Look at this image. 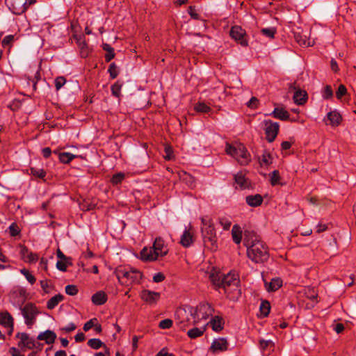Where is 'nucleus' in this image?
<instances>
[{
    "mask_svg": "<svg viewBox=\"0 0 356 356\" xmlns=\"http://www.w3.org/2000/svg\"><path fill=\"white\" fill-rule=\"evenodd\" d=\"M95 321H97V318H92V319H90V321H88V322H86L83 325V330L85 332H87L90 329H91L94 326L93 322Z\"/></svg>",
    "mask_w": 356,
    "mask_h": 356,
    "instance_id": "obj_58",
    "label": "nucleus"
},
{
    "mask_svg": "<svg viewBox=\"0 0 356 356\" xmlns=\"http://www.w3.org/2000/svg\"><path fill=\"white\" fill-rule=\"evenodd\" d=\"M201 232L204 246L211 251H216L218 248L217 235L212 220L207 218H202Z\"/></svg>",
    "mask_w": 356,
    "mask_h": 356,
    "instance_id": "obj_3",
    "label": "nucleus"
},
{
    "mask_svg": "<svg viewBox=\"0 0 356 356\" xmlns=\"http://www.w3.org/2000/svg\"><path fill=\"white\" fill-rule=\"evenodd\" d=\"M70 260H58L56 263V268L63 272H65L67 270V265H71Z\"/></svg>",
    "mask_w": 356,
    "mask_h": 356,
    "instance_id": "obj_44",
    "label": "nucleus"
},
{
    "mask_svg": "<svg viewBox=\"0 0 356 356\" xmlns=\"http://www.w3.org/2000/svg\"><path fill=\"white\" fill-rule=\"evenodd\" d=\"M9 232L10 236H16L19 234L20 229L17 225L15 222L12 223L9 227Z\"/></svg>",
    "mask_w": 356,
    "mask_h": 356,
    "instance_id": "obj_47",
    "label": "nucleus"
},
{
    "mask_svg": "<svg viewBox=\"0 0 356 356\" xmlns=\"http://www.w3.org/2000/svg\"><path fill=\"white\" fill-rule=\"evenodd\" d=\"M64 296L62 294H57L51 298L47 303V307L49 309H53L55 308L60 302L63 300Z\"/></svg>",
    "mask_w": 356,
    "mask_h": 356,
    "instance_id": "obj_29",
    "label": "nucleus"
},
{
    "mask_svg": "<svg viewBox=\"0 0 356 356\" xmlns=\"http://www.w3.org/2000/svg\"><path fill=\"white\" fill-rule=\"evenodd\" d=\"M247 204L250 207H258L263 202V197L259 194L248 195L245 198Z\"/></svg>",
    "mask_w": 356,
    "mask_h": 356,
    "instance_id": "obj_27",
    "label": "nucleus"
},
{
    "mask_svg": "<svg viewBox=\"0 0 356 356\" xmlns=\"http://www.w3.org/2000/svg\"><path fill=\"white\" fill-rule=\"evenodd\" d=\"M261 32L262 33L263 35L270 38H273L276 31L275 29L273 28H265L262 29L261 30Z\"/></svg>",
    "mask_w": 356,
    "mask_h": 356,
    "instance_id": "obj_49",
    "label": "nucleus"
},
{
    "mask_svg": "<svg viewBox=\"0 0 356 356\" xmlns=\"http://www.w3.org/2000/svg\"><path fill=\"white\" fill-rule=\"evenodd\" d=\"M260 165L268 166L272 163V157L268 152H264L260 159Z\"/></svg>",
    "mask_w": 356,
    "mask_h": 356,
    "instance_id": "obj_39",
    "label": "nucleus"
},
{
    "mask_svg": "<svg viewBox=\"0 0 356 356\" xmlns=\"http://www.w3.org/2000/svg\"><path fill=\"white\" fill-rule=\"evenodd\" d=\"M259 100L257 98L252 97L250 101L247 103V106L252 108H255L257 107Z\"/></svg>",
    "mask_w": 356,
    "mask_h": 356,
    "instance_id": "obj_57",
    "label": "nucleus"
},
{
    "mask_svg": "<svg viewBox=\"0 0 356 356\" xmlns=\"http://www.w3.org/2000/svg\"><path fill=\"white\" fill-rule=\"evenodd\" d=\"M219 222L225 230L229 229L232 224L231 221L227 218H220Z\"/></svg>",
    "mask_w": 356,
    "mask_h": 356,
    "instance_id": "obj_56",
    "label": "nucleus"
},
{
    "mask_svg": "<svg viewBox=\"0 0 356 356\" xmlns=\"http://www.w3.org/2000/svg\"><path fill=\"white\" fill-rule=\"evenodd\" d=\"M14 40V35H6L2 40L1 44L3 47L9 46Z\"/></svg>",
    "mask_w": 356,
    "mask_h": 356,
    "instance_id": "obj_54",
    "label": "nucleus"
},
{
    "mask_svg": "<svg viewBox=\"0 0 356 356\" xmlns=\"http://www.w3.org/2000/svg\"><path fill=\"white\" fill-rule=\"evenodd\" d=\"M307 296L311 300H314L317 298L318 294L313 289H309L307 292Z\"/></svg>",
    "mask_w": 356,
    "mask_h": 356,
    "instance_id": "obj_60",
    "label": "nucleus"
},
{
    "mask_svg": "<svg viewBox=\"0 0 356 356\" xmlns=\"http://www.w3.org/2000/svg\"><path fill=\"white\" fill-rule=\"evenodd\" d=\"M194 109L195 111L201 113H208L211 111V107L204 102H197L195 104L194 106Z\"/></svg>",
    "mask_w": 356,
    "mask_h": 356,
    "instance_id": "obj_34",
    "label": "nucleus"
},
{
    "mask_svg": "<svg viewBox=\"0 0 356 356\" xmlns=\"http://www.w3.org/2000/svg\"><path fill=\"white\" fill-rule=\"evenodd\" d=\"M153 248L161 254V257H163L167 254L168 250H163L165 247V243L161 237H156L153 244Z\"/></svg>",
    "mask_w": 356,
    "mask_h": 356,
    "instance_id": "obj_20",
    "label": "nucleus"
},
{
    "mask_svg": "<svg viewBox=\"0 0 356 356\" xmlns=\"http://www.w3.org/2000/svg\"><path fill=\"white\" fill-rule=\"evenodd\" d=\"M74 38L79 48L81 56L82 58L88 57L90 50L85 41V37L82 35H74Z\"/></svg>",
    "mask_w": 356,
    "mask_h": 356,
    "instance_id": "obj_12",
    "label": "nucleus"
},
{
    "mask_svg": "<svg viewBox=\"0 0 356 356\" xmlns=\"http://www.w3.org/2000/svg\"><path fill=\"white\" fill-rule=\"evenodd\" d=\"M179 177L189 187L192 188L195 186V178L191 175L186 172H181L179 173Z\"/></svg>",
    "mask_w": 356,
    "mask_h": 356,
    "instance_id": "obj_33",
    "label": "nucleus"
},
{
    "mask_svg": "<svg viewBox=\"0 0 356 356\" xmlns=\"http://www.w3.org/2000/svg\"><path fill=\"white\" fill-rule=\"evenodd\" d=\"M188 12V14L190 15V16L193 19H200L199 14L196 12V10H195V7L191 6H189Z\"/></svg>",
    "mask_w": 356,
    "mask_h": 356,
    "instance_id": "obj_55",
    "label": "nucleus"
},
{
    "mask_svg": "<svg viewBox=\"0 0 356 356\" xmlns=\"http://www.w3.org/2000/svg\"><path fill=\"white\" fill-rule=\"evenodd\" d=\"M103 49H104V50L107 51V53L105 55V60L106 62H110L115 57V53H114L113 48H112L108 44H104L103 46Z\"/></svg>",
    "mask_w": 356,
    "mask_h": 356,
    "instance_id": "obj_36",
    "label": "nucleus"
},
{
    "mask_svg": "<svg viewBox=\"0 0 356 356\" xmlns=\"http://www.w3.org/2000/svg\"><path fill=\"white\" fill-rule=\"evenodd\" d=\"M230 36L243 47L248 45L246 32L239 26H234L230 30Z\"/></svg>",
    "mask_w": 356,
    "mask_h": 356,
    "instance_id": "obj_10",
    "label": "nucleus"
},
{
    "mask_svg": "<svg viewBox=\"0 0 356 356\" xmlns=\"http://www.w3.org/2000/svg\"><path fill=\"white\" fill-rule=\"evenodd\" d=\"M269 115L281 120H287L289 119V112L283 108L276 107Z\"/></svg>",
    "mask_w": 356,
    "mask_h": 356,
    "instance_id": "obj_22",
    "label": "nucleus"
},
{
    "mask_svg": "<svg viewBox=\"0 0 356 356\" xmlns=\"http://www.w3.org/2000/svg\"><path fill=\"white\" fill-rule=\"evenodd\" d=\"M165 280V275L162 273H156L153 277V281L154 282H161Z\"/></svg>",
    "mask_w": 356,
    "mask_h": 356,
    "instance_id": "obj_59",
    "label": "nucleus"
},
{
    "mask_svg": "<svg viewBox=\"0 0 356 356\" xmlns=\"http://www.w3.org/2000/svg\"><path fill=\"white\" fill-rule=\"evenodd\" d=\"M211 348L214 350L225 351L227 350V341L224 338H220L213 341L211 344Z\"/></svg>",
    "mask_w": 356,
    "mask_h": 356,
    "instance_id": "obj_26",
    "label": "nucleus"
},
{
    "mask_svg": "<svg viewBox=\"0 0 356 356\" xmlns=\"http://www.w3.org/2000/svg\"><path fill=\"white\" fill-rule=\"evenodd\" d=\"M115 274L118 281L126 286L139 284L143 277V275L139 270L132 268L118 267L115 270Z\"/></svg>",
    "mask_w": 356,
    "mask_h": 356,
    "instance_id": "obj_4",
    "label": "nucleus"
},
{
    "mask_svg": "<svg viewBox=\"0 0 356 356\" xmlns=\"http://www.w3.org/2000/svg\"><path fill=\"white\" fill-rule=\"evenodd\" d=\"M346 88L343 85L341 84L336 92L337 98L339 99H341L343 95H346Z\"/></svg>",
    "mask_w": 356,
    "mask_h": 356,
    "instance_id": "obj_52",
    "label": "nucleus"
},
{
    "mask_svg": "<svg viewBox=\"0 0 356 356\" xmlns=\"http://www.w3.org/2000/svg\"><path fill=\"white\" fill-rule=\"evenodd\" d=\"M54 153L58 155L60 162L63 163H69L72 159L76 157V155L70 152L58 153L55 150L54 151Z\"/></svg>",
    "mask_w": 356,
    "mask_h": 356,
    "instance_id": "obj_32",
    "label": "nucleus"
},
{
    "mask_svg": "<svg viewBox=\"0 0 356 356\" xmlns=\"http://www.w3.org/2000/svg\"><path fill=\"white\" fill-rule=\"evenodd\" d=\"M209 279L214 286L217 288H222L223 289L230 287L233 283L240 282L236 274L232 272L224 274L215 269L211 271Z\"/></svg>",
    "mask_w": 356,
    "mask_h": 356,
    "instance_id": "obj_5",
    "label": "nucleus"
},
{
    "mask_svg": "<svg viewBox=\"0 0 356 356\" xmlns=\"http://www.w3.org/2000/svg\"><path fill=\"white\" fill-rule=\"evenodd\" d=\"M282 285V280L279 278H273L266 286V289L268 291H275L279 289Z\"/></svg>",
    "mask_w": 356,
    "mask_h": 356,
    "instance_id": "obj_31",
    "label": "nucleus"
},
{
    "mask_svg": "<svg viewBox=\"0 0 356 356\" xmlns=\"http://www.w3.org/2000/svg\"><path fill=\"white\" fill-rule=\"evenodd\" d=\"M29 170L30 173L35 177L43 179L46 176V172L42 168L31 167Z\"/></svg>",
    "mask_w": 356,
    "mask_h": 356,
    "instance_id": "obj_37",
    "label": "nucleus"
},
{
    "mask_svg": "<svg viewBox=\"0 0 356 356\" xmlns=\"http://www.w3.org/2000/svg\"><path fill=\"white\" fill-rule=\"evenodd\" d=\"M293 99L296 104L302 105L307 102V94L305 90L299 89L294 92Z\"/></svg>",
    "mask_w": 356,
    "mask_h": 356,
    "instance_id": "obj_25",
    "label": "nucleus"
},
{
    "mask_svg": "<svg viewBox=\"0 0 356 356\" xmlns=\"http://www.w3.org/2000/svg\"><path fill=\"white\" fill-rule=\"evenodd\" d=\"M193 243V234L189 230H185L181 236L180 243L184 248L191 246Z\"/></svg>",
    "mask_w": 356,
    "mask_h": 356,
    "instance_id": "obj_23",
    "label": "nucleus"
},
{
    "mask_svg": "<svg viewBox=\"0 0 356 356\" xmlns=\"http://www.w3.org/2000/svg\"><path fill=\"white\" fill-rule=\"evenodd\" d=\"M234 181L241 189L248 188L250 186V181L245 177V173L242 171L238 172L234 175Z\"/></svg>",
    "mask_w": 356,
    "mask_h": 356,
    "instance_id": "obj_19",
    "label": "nucleus"
},
{
    "mask_svg": "<svg viewBox=\"0 0 356 356\" xmlns=\"http://www.w3.org/2000/svg\"><path fill=\"white\" fill-rule=\"evenodd\" d=\"M16 337L20 339V341L18 343L19 347L23 346L32 349L35 346V341L26 333H17Z\"/></svg>",
    "mask_w": 356,
    "mask_h": 356,
    "instance_id": "obj_16",
    "label": "nucleus"
},
{
    "mask_svg": "<svg viewBox=\"0 0 356 356\" xmlns=\"http://www.w3.org/2000/svg\"><path fill=\"white\" fill-rule=\"evenodd\" d=\"M227 297L232 300H237L241 296V292L239 283H233L230 287L223 289Z\"/></svg>",
    "mask_w": 356,
    "mask_h": 356,
    "instance_id": "obj_15",
    "label": "nucleus"
},
{
    "mask_svg": "<svg viewBox=\"0 0 356 356\" xmlns=\"http://www.w3.org/2000/svg\"><path fill=\"white\" fill-rule=\"evenodd\" d=\"M108 72L110 76L112 79H114L118 76V75L119 74V70L115 63H112L110 64Z\"/></svg>",
    "mask_w": 356,
    "mask_h": 356,
    "instance_id": "obj_41",
    "label": "nucleus"
},
{
    "mask_svg": "<svg viewBox=\"0 0 356 356\" xmlns=\"http://www.w3.org/2000/svg\"><path fill=\"white\" fill-rule=\"evenodd\" d=\"M333 96V92L330 86H326L323 90V97L324 99H328Z\"/></svg>",
    "mask_w": 356,
    "mask_h": 356,
    "instance_id": "obj_48",
    "label": "nucleus"
},
{
    "mask_svg": "<svg viewBox=\"0 0 356 356\" xmlns=\"http://www.w3.org/2000/svg\"><path fill=\"white\" fill-rule=\"evenodd\" d=\"M243 244L247 248V255L250 259L256 264H262L269 258L268 248L261 241L256 232L245 230L243 234Z\"/></svg>",
    "mask_w": 356,
    "mask_h": 356,
    "instance_id": "obj_1",
    "label": "nucleus"
},
{
    "mask_svg": "<svg viewBox=\"0 0 356 356\" xmlns=\"http://www.w3.org/2000/svg\"><path fill=\"white\" fill-rule=\"evenodd\" d=\"M232 236L233 241L236 244H239L242 240V231L239 225H234L232 229Z\"/></svg>",
    "mask_w": 356,
    "mask_h": 356,
    "instance_id": "obj_30",
    "label": "nucleus"
},
{
    "mask_svg": "<svg viewBox=\"0 0 356 356\" xmlns=\"http://www.w3.org/2000/svg\"><path fill=\"white\" fill-rule=\"evenodd\" d=\"M124 178V174L122 172H119V173L114 175L112 177L111 181L113 184H118L122 181Z\"/></svg>",
    "mask_w": 356,
    "mask_h": 356,
    "instance_id": "obj_45",
    "label": "nucleus"
},
{
    "mask_svg": "<svg viewBox=\"0 0 356 356\" xmlns=\"http://www.w3.org/2000/svg\"><path fill=\"white\" fill-rule=\"evenodd\" d=\"M0 325L5 327L10 328L8 334H11L13 331L14 319L8 312H0Z\"/></svg>",
    "mask_w": 356,
    "mask_h": 356,
    "instance_id": "obj_14",
    "label": "nucleus"
},
{
    "mask_svg": "<svg viewBox=\"0 0 356 356\" xmlns=\"http://www.w3.org/2000/svg\"><path fill=\"white\" fill-rule=\"evenodd\" d=\"M270 184L272 186H275L279 184V181L280 179V172L278 170H274L270 175Z\"/></svg>",
    "mask_w": 356,
    "mask_h": 356,
    "instance_id": "obj_43",
    "label": "nucleus"
},
{
    "mask_svg": "<svg viewBox=\"0 0 356 356\" xmlns=\"http://www.w3.org/2000/svg\"><path fill=\"white\" fill-rule=\"evenodd\" d=\"M161 256L153 247L144 248L140 252V258L145 261H153Z\"/></svg>",
    "mask_w": 356,
    "mask_h": 356,
    "instance_id": "obj_13",
    "label": "nucleus"
},
{
    "mask_svg": "<svg viewBox=\"0 0 356 356\" xmlns=\"http://www.w3.org/2000/svg\"><path fill=\"white\" fill-rule=\"evenodd\" d=\"M107 300V295L104 291H99L92 296V302L95 305H104Z\"/></svg>",
    "mask_w": 356,
    "mask_h": 356,
    "instance_id": "obj_24",
    "label": "nucleus"
},
{
    "mask_svg": "<svg viewBox=\"0 0 356 356\" xmlns=\"http://www.w3.org/2000/svg\"><path fill=\"white\" fill-rule=\"evenodd\" d=\"M213 312V308L207 302L200 303L194 313L192 309L188 313L185 309L179 308L176 312L177 325L180 330H184L189 325L188 323V314L193 316L195 319L193 323H196L200 320L207 319Z\"/></svg>",
    "mask_w": 356,
    "mask_h": 356,
    "instance_id": "obj_2",
    "label": "nucleus"
},
{
    "mask_svg": "<svg viewBox=\"0 0 356 356\" xmlns=\"http://www.w3.org/2000/svg\"><path fill=\"white\" fill-rule=\"evenodd\" d=\"M6 6L15 15H21L28 8L27 0H6Z\"/></svg>",
    "mask_w": 356,
    "mask_h": 356,
    "instance_id": "obj_8",
    "label": "nucleus"
},
{
    "mask_svg": "<svg viewBox=\"0 0 356 356\" xmlns=\"http://www.w3.org/2000/svg\"><path fill=\"white\" fill-rule=\"evenodd\" d=\"M205 330V327H203L202 329L194 327L189 330L187 332V334L190 338L195 339L197 337L202 336L204 334Z\"/></svg>",
    "mask_w": 356,
    "mask_h": 356,
    "instance_id": "obj_35",
    "label": "nucleus"
},
{
    "mask_svg": "<svg viewBox=\"0 0 356 356\" xmlns=\"http://www.w3.org/2000/svg\"><path fill=\"white\" fill-rule=\"evenodd\" d=\"M141 299L149 305L156 304L160 298V293L147 289H144L140 293Z\"/></svg>",
    "mask_w": 356,
    "mask_h": 356,
    "instance_id": "obj_11",
    "label": "nucleus"
},
{
    "mask_svg": "<svg viewBox=\"0 0 356 356\" xmlns=\"http://www.w3.org/2000/svg\"><path fill=\"white\" fill-rule=\"evenodd\" d=\"M172 321L169 318L162 320L161 321H160L159 325V326L161 329H169L170 327H172Z\"/></svg>",
    "mask_w": 356,
    "mask_h": 356,
    "instance_id": "obj_50",
    "label": "nucleus"
},
{
    "mask_svg": "<svg viewBox=\"0 0 356 356\" xmlns=\"http://www.w3.org/2000/svg\"><path fill=\"white\" fill-rule=\"evenodd\" d=\"M122 86V85L120 83L119 81H117L112 85L111 88L112 95L116 97H120Z\"/></svg>",
    "mask_w": 356,
    "mask_h": 356,
    "instance_id": "obj_42",
    "label": "nucleus"
},
{
    "mask_svg": "<svg viewBox=\"0 0 356 356\" xmlns=\"http://www.w3.org/2000/svg\"><path fill=\"white\" fill-rule=\"evenodd\" d=\"M22 314L25 318L26 324L31 326L35 323L38 311L34 305L28 303L22 309Z\"/></svg>",
    "mask_w": 356,
    "mask_h": 356,
    "instance_id": "obj_7",
    "label": "nucleus"
},
{
    "mask_svg": "<svg viewBox=\"0 0 356 356\" xmlns=\"http://www.w3.org/2000/svg\"><path fill=\"white\" fill-rule=\"evenodd\" d=\"M327 229V225L319 222L316 227V232L321 233V232L325 231Z\"/></svg>",
    "mask_w": 356,
    "mask_h": 356,
    "instance_id": "obj_64",
    "label": "nucleus"
},
{
    "mask_svg": "<svg viewBox=\"0 0 356 356\" xmlns=\"http://www.w3.org/2000/svg\"><path fill=\"white\" fill-rule=\"evenodd\" d=\"M56 254L60 260H71V259L66 257L59 248H58L56 250Z\"/></svg>",
    "mask_w": 356,
    "mask_h": 356,
    "instance_id": "obj_63",
    "label": "nucleus"
},
{
    "mask_svg": "<svg viewBox=\"0 0 356 356\" xmlns=\"http://www.w3.org/2000/svg\"><path fill=\"white\" fill-rule=\"evenodd\" d=\"M209 323L211 324L213 330L215 332H220L223 329L225 321L222 317L215 316L211 318Z\"/></svg>",
    "mask_w": 356,
    "mask_h": 356,
    "instance_id": "obj_21",
    "label": "nucleus"
},
{
    "mask_svg": "<svg viewBox=\"0 0 356 356\" xmlns=\"http://www.w3.org/2000/svg\"><path fill=\"white\" fill-rule=\"evenodd\" d=\"M20 255L25 262L32 263L38 260L37 254L31 252L26 246L20 245Z\"/></svg>",
    "mask_w": 356,
    "mask_h": 356,
    "instance_id": "obj_17",
    "label": "nucleus"
},
{
    "mask_svg": "<svg viewBox=\"0 0 356 356\" xmlns=\"http://www.w3.org/2000/svg\"><path fill=\"white\" fill-rule=\"evenodd\" d=\"M259 309H260L261 314L264 316H267L269 314L270 310V305L269 302L263 301L260 305Z\"/></svg>",
    "mask_w": 356,
    "mask_h": 356,
    "instance_id": "obj_40",
    "label": "nucleus"
},
{
    "mask_svg": "<svg viewBox=\"0 0 356 356\" xmlns=\"http://www.w3.org/2000/svg\"><path fill=\"white\" fill-rule=\"evenodd\" d=\"M330 124L332 126H338L341 121V116L336 111H330L327 115Z\"/></svg>",
    "mask_w": 356,
    "mask_h": 356,
    "instance_id": "obj_28",
    "label": "nucleus"
},
{
    "mask_svg": "<svg viewBox=\"0 0 356 356\" xmlns=\"http://www.w3.org/2000/svg\"><path fill=\"white\" fill-rule=\"evenodd\" d=\"M88 345L94 350H97L103 347L104 343L99 339H90L87 342Z\"/></svg>",
    "mask_w": 356,
    "mask_h": 356,
    "instance_id": "obj_38",
    "label": "nucleus"
},
{
    "mask_svg": "<svg viewBox=\"0 0 356 356\" xmlns=\"http://www.w3.org/2000/svg\"><path fill=\"white\" fill-rule=\"evenodd\" d=\"M225 152L228 155L234 158L241 165H248L250 161V154L245 147L241 144H226Z\"/></svg>",
    "mask_w": 356,
    "mask_h": 356,
    "instance_id": "obj_6",
    "label": "nucleus"
},
{
    "mask_svg": "<svg viewBox=\"0 0 356 356\" xmlns=\"http://www.w3.org/2000/svg\"><path fill=\"white\" fill-rule=\"evenodd\" d=\"M40 72L39 70H37L35 72L34 78L33 79L29 78V80L31 81L33 83V88L34 90L37 89V83L40 79Z\"/></svg>",
    "mask_w": 356,
    "mask_h": 356,
    "instance_id": "obj_51",
    "label": "nucleus"
},
{
    "mask_svg": "<svg viewBox=\"0 0 356 356\" xmlns=\"http://www.w3.org/2000/svg\"><path fill=\"white\" fill-rule=\"evenodd\" d=\"M65 293L70 296H75L78 293V289L75 285L69 284L65 286Z\"/></svg>",
    "mask_w": 356,
    "mask_h": 356,
    "instance_id": "obj_46",
    "label": "nucleus"
},
{
    "mask_svg": "<svg viewBox=\"0 0 356 356\" xmlns=\"http://www.w3.org/2000/svg\"><path fill=\"white\" fill-rule=\"evenodd\" d=\"M40 285H41L42 289L44 291V293H49V286L48 284V280H41L40 281Z\"/></svg>",
    "mask_w": 356,
    "mask_h": 356,
    "instance_id": "obj_61",
    "label": "nucleus"
},
{
    "mask_svg": "<svg viewBox=\"0 0 356 356\" xmlns=\"http://www.w3.org/2000/svg\"><path fill=\"white\" fill-rule=\"evenodd\" d=\"M265 124V134L266 136V140L269 143H272L276 138L279 129L280 124L277 122H273L271 120H264Z\"/></svg>",
    "mask_w": 356,
    "mask_h": 356,
    "instance_id": "obj_9",
    "label": "nucleus"
},
{
    "mask_svg": "<svg viewBox=\"0 0 356 356\" xmlns=\"http://www.w3.org/2000/svg\"><path fill=\"white\" fill-rule=\"evenodd\" d=\"M76 325L74 323H70L67 326L62 327L60 330L65 332H70L76 329Z\"/></svg>",
    "mask_w": 356,
    "mask_h": 356,
    "instance_id": "obj_62",
    "label": "nucleus"
},
{
    "mask_svg": "<svg viewBox=\"0 0 356 356\" xmlns=\"http://www.w3.org/2000/svg\"><path fill=\"white\" fill-rule=\"evenodd\" d=\"M37 339L40 341H44L47 344H51L55 341L56 339V334L54 332L47 330L43 332L40 333Z\"/></svg>",
    "mask_w": 356,
    "mask_h": 356,
    "instance_id": "obj_18",
    "label": "nucleus"
},
{
    "mask_svg": "<svg viewBox=\"0 0 356 356\" xmlns=\"http://www.w3.org/2000/svg\"><path fill=\"white\" fill-rule=\"evenodd\" d=\"M66 82V80L64 77L63 76H59V77H57L56 79H55V87L56 88L57 90H60L63 86L65 83Z\"/></svg>",
    "mask_w": 356,
    "mask_h": 356,
    "instance_id": "obj_53",
    "label": "nucleus"
}]
</instances>
